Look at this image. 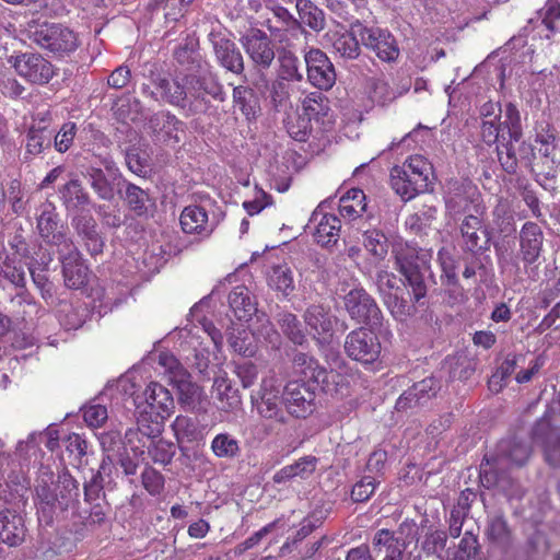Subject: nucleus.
<instances>
[{
  "label": "nucleus",
  "mask_w": 560,
  "mask_h": 560,
  "mask_svg": "<svg viewBox=\"0 0 560 560\" xmlns=\"http://www.w3.org/2000/svg\"><path fill=\"white\" fill-rule=\"evenodd\" d=\"M140 86L141 94L159 104H167L186 110L188 116L203 115L211 108L209 97L218 102L225 100L223 85L207 68L198 74H178L151 69Z\"/></svg>",
  "instance_id": "f257e3e1"
},
{
  "label": "nucleus",
  "mask_w": 560,
  "mask_h": 560,
  "mask_svg": "<svg viewBox=\"0 0 560 560\" xmlns=\"http://www.w3.org/2000/svg\"><path fill=\"white\" fill-rule=\"evenodd\" d=\"M79 482L62 471L55 478L48 467H40L35 485V506L38 520L45 525L63 518L70 509L79 502Z\"/></svg>",
  "instance_id": "f03ea898"
},
{
  "label": "nucleus",
  "mask_w": 560,
  "mask_h": 560,
  "mask_svg": "<svg viewBox=\"0 0 560 560\" xmlns=\"http://www.w3.org/2000/svg\"><path fill=\"white\" fill-rule=\"evenodd\" d=\"M396 269L412 291L413 302L419 303L428 292L432 253L411 243H397L393 247Z\"/></svg>",
  "instance_id": "7ed1b4c3"
},
{
  "label": "nucleus",
  "mask_w": 560,
  "mask_h": 560,
  "mask_svg": "<svg viewBox=\"0 0 560 560\" xmlns=\"http://www.w3.org/2000/svg\"><path fill=\"white\" fill-rule=\"evenodd\" d=\"M495 131L498 160L508 174H515L518 166L515 143L522 136V125L520 112L514 104L506 103L504 108L500 109Z\"/></svg>",
  "instance_id": "20e7f679"
},
{
  "label": "nucleus",
  "mask_w": 560,
  "mask_h": 560,
  "mask_svg": "<svg viewBox=\"0 0 560 560\" xmlns=\"http://www.w3.org/2000/svg\"><path fill=\"white\" fill-rule=\"evenodd\" d=\"M430 163L421 155H413L390 170V185L402 201H409L429 188Z\"/></svg>",
  "instance_id": "39448f33"
},
{
  "label": "nucleus",
  "mask_w": 560,
  "mask_h": 560,
  "mask_svg": "<svg viewBox=\"0 0 560 560\" xmlns=\"http://www.w3.org/2000/svg\"><path fill=\"white\" fill-rule=\"evenodd\" d=\"M28 38L57 58L69 57L81 45L78 33L61 23L37 24L28 30Z\"/></svg>",
  "instance_id": "423d86ee"
},
{
  "label": "nucleus",
  "mask_w": 560,
  "mask_h": 560,
  "mask_svg": "<svg viewBox=\"0 0 560 560\" xmlns=\"http://www.w3.org/2000/svg\"><path fill=\"white\" fill-rule=\"evenodd\" d=\"M374 283L382 301L395 318L404 320L413 313L412 291L409 292L407 283L395 273L381 269L375 273Z\"/></svg>",
  "instance_id": "0eeeda50"
},
{
  "label": "nucleus",
  "mask_w": 560,
  "mask_h": 560,
  "mask_svg": "<svg viewBox=\"0 0 560 560\" xmlns=\"http://www.w3.org/2000/svg\"><path fill=\"white\" fill-rule=\"evenodd\" d=\"M56 132L54 114L49 108L36 109L31 114L24 139V161L31 162L42 156L52 145V137Z\"/></svg>",
  "instance_id": "6e6552de"
},
{
  "label": "nucleus",
  "mask_w": 560,
  "mask_h": 560,
  "mask_svg": "<svg viewBox=\"0 0 560 560\" xmlns=\"http://www.w3.org/2000/svg\"><path fill=\"white\" fill-rule=\"evenodd\" d=\"M355 32L359 33L361 45L373 51L383 62L394 63L400 56L398 40L394 34L380 26H368L359 20L354 21Z\"/></svg>",
  "instance_id": "1a4fd4ad"
},
{
  "label": "nucleus",
  "mask_w": 560,
  "mask_h": 560,
  "mask_svg": "<svg viewBox=\"0 0 560 560\" xmlns=\"http://www.w3.org/2000/svg\"><path fill=\"white\" fill-rule=\"evenodd\" d=\"M497 237L493 241L499 265L504 268L513 262L515 246V222L509 201L500 200L495 207Z\"/></svg>",
  "instance_id": "9d476101"
},
{
  "label": "nucleus",
  "mask_w": 560,
  "mask_h": 560,
  "mask_svg": "<svg viewBox=\"0 0 560 560\" xmlns=\"http://www.w3.org/2000/svg\"><path fill=\"white\" fill-rule=\"evenodd\" d=\"M342 301L343 308L352 320L371 328L382 327V311L373 296L363 288L351 289L343 295Z\"/></svg>",
  "instance_id": "9b49d317"
},
{
  "label": "nucleus",
  "mask_w": 560,
  "mask_h": 560,
  "mask_svg": "<svg viewBox=\"0 0 560 560\" xmlns=\"http://www.w3.org/2000/svg\"><path fill=\"white\" fill-rule=\"evenodd\" d=\"M8 63L25 81L45 85L56 75V67L38 52H21L8 58Z\"/></svg>",
  "instance_id": "f8f14e48"
},
{
  "label": "nucleus",
  "mask_w": 560,
  "mask_h": 560,
  "mask_svg": "<svg viewBox=\"0 0 560 560\" xmlns=\"http://www.w3.org/2000/svg\"><path fill=\"white\" fill-rule=\"evenodd\" d=\"M373 328L358 327L350 331L345 339L346 354L361 364L375 363L381 355V341Z\"/></svg>",
  "instance_id": "ddd939ff"
},
{
  "label": "nucleus",
  "mask_w": 560,
  "mask_h": 560,
  "mask_svg": "<svg viewBox=\"0 0 560 560\" xmlns=\"http://www.w3.org/2000/svg\"><path fill=\"white\" fill-rule=\"evenodd\" d=\"M273 37L259 28H252L241 37V44L258 71L268 70L276 59Z\"/></svg>",
  "instance_id": "4468645a"
},
{
  "label": "nucleus",
  "mask_w": 560,
  "mask_h": 560,
  "mask_svg": "<svg viewBox=\"0 0 560 560\" xmlns=\"http://www.w3.org/2000/svg\"><path fill=\"white\" fill-rule=\"evenodd\" d=\"M319 385L305 381H291L282 392V400L287 411L295 417L305 419L315 410L316 389Z\"/></svg>",
  "instance_id": "2eb2a0df"
},
{
  "label": "nucleus",
  "mask_w": 560,
  "mask_h": 560,
  "mask_svg": "<svg viewBox=\"0 0 560 560\" xmlns=\"http://www.w3.org/2000/svg\"><path fill=\"white\" fill-rule=\"evenodd\" d=\"M534 443L542 450L546 463L551 467H560V425H553L549 419H538L530 432Z\"/></svg>",
  "instance_id": "dca6fc26"
},
{
  "label": "nucleus",
  "mask_w": 560,
  "mask_h": 560,
  "mask_svg": "<svg viewBox=\"0 0 560 560\" xmlns=\"http://www.w3.org/2000/svg\"><path fill=\"white\" fill-rule=\"evenodd\" d=\"M145 129L155 143L176 144L180 141L184 122L175 114L162 109L149 117Z\"/></svg>",
  "instance_id": "f3484780"
},
{
  "label": "nucleus",
  "mask_w": 560,
  "mask_h": 560,
  "mask_svg": "<svg viewBox=\"0 0 560 560\" xmlns=\"http://www.w3.org/2000/svg\"><path fill=\"white\" fill-rule=\"evenodd\" d=\"M36 229L40 237L57 249L73 241L59 230V215L56 206L45 200L36 208Z\"/></svg>",
  "instance_id": "a211bd4d"
},
{
  "label": "nucleus",
  "mask_w": 560,
  "mask_h": 560,
  "mask_svg": "<svg viewBox=\"0 0 560 560\" xmlns=\"http://www.w3.org/2000/svg\"><path fill=\"white\" fill-rule=\"evenodd\" d=\"M307 81L322 91L330 90L336 83V71L328 56L318 48H311L304 55Z\"/></svg>",
  "instance_id": "6ab92c4d"
},
{
  "label": "nucleus",
  "mask_w": 560,
  "mask_h": 560,
  "mask_svg": "<svg viewBox=\"0 0 560 560\" xmlns=\"http://www.w3.org/2000/svg\"><path fill=\"white\" fill-rule=\"evenodd\" d=\"M270 12L272 16L268 18L264 25L273 39L280 44H289L291 39H295L305 33L304 26L284 7L275 4L270 8Z\"/></svg>",
  "instance_id": "aec40b11"
},
{
  "label": "nucleus",
  "mask_w": 560,
  "mask_h": 560,
  "mask_svg": "<svg viewBox=\"0 0 560 560\" xmlns=\"http://www.w3.org/2000/svg\"><path fill=\"white\" fill-rule=\"evenodd\" d=\"M252 404L261 418L281 424L287 423L288 419L282 409V395L271 381H262L257 395H252Z\"/></svg>",
  "instance_id": "412c9836"
},
{
  "label": "nucleus",
  "mask_w": 560,
  "mask_h": 560,
  "mask_svg": "<svg viewBox=\"0 0 560 560\" xmlns=\"http://www.w3.org/2000/svg\"><path fill=\"white\" fill-rule=\"evenodd\" d=\"M66 287L80 289L88 283L89 269L84 265L81 253L72 242L57 249Z\"/></svg>",
  "instance_id": "4be33fe9"
},
{
  "label": "nucleus",
  "mask_w": 560,
  "mask_h": 560,
  "mask_svg": "<svg viewBox=\"0 0 560 560\" xmlns=\"http://www.w3.org/2000/svg\"><path fill=\"white\" fill-rule=\"evenodd\" d=\"M303 317L317 343L320 347H328L334 337V326L338 322L337 317L330 314L329 307L311 305Z\"/></svg>",
  "instance_id": "5701e85b"
},
{
  "label": "nucleus",
  "mask_w": 560,
  "mask_h": 560,
  "mask_svg": "<svg viewBox=\"0 0 560 560\" xmlns=\"http://www.w3.org/2000/svg\"><path fill=\"white\" fill-rule=\"evenodd\" d=\"M209 40L219 66L234 74H242L245 69L244 58L236 44L219 32H211Z\"/></svg>",
  "instance_id": "b1692460"
},
{
  "label": "nucleus",
  "mask_w": 560,
  "mask_h": 560,
  "mask_svg": "<svg viewBox=\"0 0 560 560\" xmlns=\"http://www.w3.org/2000/svg\"><path fill=\"white\" fill-rule=\"evenodd\" d=\"M320 207L322 205L313 211L307 228L317 244L331 247L340 237L341 222L337 215L324 213Z\"/></svg>",
  "instance_id": "393cba45"
},
{
  "label": "nucleus",
  "mask_w": 560,
  "mask_h": 560,
  "mask_svg": "<svg viewBox=\"0 0 560 560\" xmlns=\"http://www.w3.org/2000/svg\"><path fill=\"white\" fill-rule=\"evenodd\" d=\"M439 381L425 377L406 389L397 399L395 408L399 412H407L418 407L425 406L440 390Z\"/></svg>",
  "instance_id": "a878e982"
},
{
  "label": "nucleus",
  "mask_w": 560,
  "mask_h": 560,
  "mask_svg": "<svg viewBox=\"0 0 560 560\" xmlns=\"http://www.w3.org/2000/svg\"><path fill=\"white\" fill-rule=\"evenodd\" d=\"M427 523L428 520L421 522V535L417 539L420 552L413 560H421L422 556L445 560L443 552L447 546L448 534L446 530L434 525H427Z\"/></svg>",
  "instance_id": "bb28decb"
},
{
  "label": "nucleus",
  "mask_w": 560,
  "mask_h": 560,
  "mask_svg": "<svg viewBox=\"0 0 560 560\" xmlns=\"http://www.w3.org/2000/svg\"><path fill=\"white\" fill-rule=\"evenodd\" d=\"M117 179V194L127 208L137 217H148L154 206L149 191L127 180L122 174Z\"/></svg>",
  "instance_id": "cd10ccee"
},
{
  "label": "nucleus",
  "mask_w": 560,
  "mask_h": 560,
  "mask_svg": "<svg viewBox=\"0 0 560 560\" xmlns=\"http://www.w3.org/2000/svg\"><path fill=\"white\" fill-rule=\"evenodd\" d=\"M71 225L92 256L103 252L104 241L97 231V223L92 214L84 212L75 214L71 220Z\"/></svg>",
  "instance_id": "c85d7f7f"
},
{
  "label": "nucleus",
  "mask_w": 560,
  "mask_h": 560,
  "mask_svg": "<svg viewBox=\"0 0 560 560\" xmlns=\"http://www.w3.org/2000/svg\"><path fill=\"white\" fill-rule=\"evenodd\" d=\"M544 234L540 226L532 221L526 222L520 232V253L525 266L537 262L542 252Z\"/></svg>",
  "instance_id": "c756f323"
},
{
  "label": "nucleus",
  "mask_w": 560,
  "mask_h": 560,
  "mask_svg": "<svg viewBox=\"0 0 560 560\" xmlns=\"http://www.w3.org/2000/svg\"><path fill=\"white\" fill-rule=\"evenodd\" d=\"M82 175L101 200L114 199L118 179L110 178L104 167L96 166V163L84 164Z\"/></svg>",
  "instance_id": "7c9ffc66"
},
{
  "label": "nucleus",
  "mask_w": 560,
  "mask_h": 560,
  "mask_svg": "<svg viewBox=\"0 0 560 560\" xmlns=\"http://www.w3.org/2000/svg\"><path fill=\"white\" fill-rule=\"evenodd\" d=\"M145 407L149 412L168 418L174 410V399L172 394L163 385L151 382L143 392Z\"/></svg>",
  "instance_id": "2f4dec72"
},
{
  "label": "nucleus",
  "mask_w": 560,
  "mask_h": 560,
  "mask_svg": "<svg viewBox=\"0 0 560 560\" xmlns=\"http://www.w3.org/2000/svg\"><path fill=\"white\" fill-rule=\"evenodd\" d=\"M197 47L198 42L195 38H186L185 42L179 44L174 50L175 60L179 66L185 67L186 69L184 74L197 75L199 67L200 69H203L205 67L210 75H217L212 72L211 66L207 61L202 60Z\"/></svg>",
  "instance_id": "473e14b6"
},
{
  "label": "nucleus",
  "mask_w": 560,
  "mask_h": 560,
  "mask_svg": "<svg viewBox=\"0 0 560 560\" xmlns=\"http://www.w3.org/2000/svg\"><path fill=\"white\" fill-rule=\"evenodd\" d=\"M530 454L529 445L516 438H510L498 444L497 456L492 457V465L506 460L510 465L521 467L527 463Z\"/></svg>",
  "instance_id": "72a5a7b5"
},
{
  "label": "nucleus",
  "mask_w": 560,
  "mask_h": 560,
  "mask_svg": "<svg viewBox=\"0 0 560 560\" xmlns=\"http://www.w3.org/2000/svg\"><path fill=\"white\" fill-rule=\"evenodd\" d=\"M354 22L350 24V30L346 32H328L327 39L332 46V49L341 58L346 60L357 59L361 54L359 33L355 32Z\"/></svg>",
  "instance_id": "f704fd0d"
},
{
  "label": "nucleus",
  "mask_w": 560,
  "mask_h": 560,
  "mask_svg": "<svg viewBox=\"0 0 560 560\" xmlns=\"http://www.w3.org/2000/svg\"><path fill=\"white\" fill-rule=\"evenodd\" d=\"M179 222L182 230L187 234H199L207 237L214 230V225L208 221L206 209L197 205L185 207Z\"/></svg>",
  "instance_id": "c9c22d12"
},
{
  "label": "nucleus",
  "mask_w": 560,
  "mask_h": 560,
  "mask_svg": "<svg viewBox=\"0 0 560 560\" xmlns=\"http://www.w3.org/2000/svg\"><path fill=\"white\" fill-rule=\"evenodd\" d=\"M165 419L166 418H162L161 416L143 409L137 419V428L128 429L125 433V438L129 443H132L135 439L142 442L141 439L138 438L139 435L153 441L162 434Z\"/></svg>",
  "instance_id": "e433bc0d"
},
{
  "label": "nucleus",
  "mask_w": 560,
  "mask_h": 560,
  "mask_svg": "<svg viewBox=\"0 0 560 560\" xmlns=\"http://www.w3.org/2000/svg\"><path fill=\"white\" fill-rule=\"evenodd\" d=\"M58 192L61 203L68 212L79 210L83 212L92 203L90 194L79 178L67 182L59 188Z\"/></svg>",
  "instance_id": "4c0bfd02"
},
{
  "label": "nucleus",
  "mask_w": 560,
  "mask_h": 560,
  "mask_svg": "<svg viewBox=\"0 0 560 560\" xmlns=\"http://www.w3.org/2000/svg\"><path fill=\"white\" fill-rule=\"evenodd\" d=\"M293 368L294 371L302 376L300 381L315 385H324L328 380L327 370L320 366L317 360L306 353L296 352L294 354Z\"/></svg>",
  "instance_id": "58836bf2"
},
{
  "label": "nucleus",
  "mask_w": 560,
  "mask_h": 560,
  "mask_svg": "<svg viewBox=\"0 0 560 560\" xmlns=\"http://www.w3.org/2000/svg\"><path fill=\"white\" fill-rule=\"evenodd\" d=\"M318 464V458L313 455H306L298 460H295L291 465H287L278 470L272 480L275 483H285L293 478L307 479L310 478L316 470Z\"/></svg>",
  "instance_id": "ea45409f"
},
{
  "label": "nucleus",
  "mask_w": 560,
  "mask_h": 560,
  "mask_svg": "<svg viewBox=\"0 0 560 560\" xmlns=\"http://www.w3.org/2000/svg\"><path fill=\"white\" fill-rule=\"evenodd\" d=\"M25 534L24 521L21 515L11 510L0 512V539L16 546L23 541Z\"/></svg>",
  "instance_id": "a19ab883"
},
{
  "label": "nucleus",
  "mask_w": 560,
  "mask_h": 560,
  "mask_svg": "<svg viewBox=\"0 0 560 560\" xmlns=\"http://www.w3.org/2000/svg\"><path fill=\"white\" fill-rule=\"evenodd\" d=\"M213 394L220 401L222 410H231L240 406L241 397L238 389L232 385L225 372L215 374L212 385Z\"/></svg>",
  "instance_id": "79ce46f5"
},
{
  "label": "nucleus",
  "mask_w": 560,
  "mask_h": 560,
  "mask_svg": "<svg viewBox=\"0 0 560 560\" xmlns=\"http://www.w3.org/2000/svg\"><path fill=\"white\" fill-rule=\"evenodd\" d=\"M229 304L234 316L240 320H248L256 313V303L249 290L244 285L235 287L229 294Z\"/></svg>",
  "instance_id": "37998d69"
},
{
  "label": "nucleus",
  "mask_w": 560,
  "mask_h": 560,
  "mask_svg": "<svg viewBox=\"0 0 560 560\" xmlns=\"http://www.w3.org/2000/svg\"><path fill=\"white\" fill-rule=\"evenodd\" d=\"M295 8L302 26L306 25L315 33H319L326 27L325 13L313 1L296 0Z\"/></svg>",
  "instance_id": "c03bdc74"
},
{
  "label": "nucleus",
  "mask_w": 560,
  "mask_h": 560,
  "mask_svg": "<svg viewBox=\"0 0 560 560\" xmlns=\"http://www.w3.org/2000/svg\"><path fill=\"white\" fill-rule=\"evenodd\" d=\"M476 362L466 352L448 355L443 363V370L451 380L464 381L469 378L476 370Z\"/></svg>",
  "instance_id": "a18cd8bd"
},
{
  "label": "nucleus",
  "mask_w": 560,
  "mask_h": 560,
  "mask_svg": "<svg viewBox=\"0 0 560 560\" xmlns=\"http://www.w3.org/2000/svg\"><path fill=\"white\" fill-rule=\"evenodd\" d=\"M372 546L376 552H384V557L398 556L406 550V541H400L394 530L381 528L372 538Z\"/></svg>",
  "instance_id": "49530a36"
},
{
  "label": "nucleus",
  "mask_w": 560,
  "mask_h": 560,
  "mask_svg": "<svg viewBox=\"0 0 560 560\" xmlns=\"http://www.w3.org/2000/svg\"><path fill=\"white\" fill-rule=\"evenodd\" d=\"M366 209L365 194L362 189L351 188L339 200V213L349 220L360 217Z\"/></svg>",
  "instance_id": "de8ad7c7"
},
{
  "label": "nucleus",
  "mask_w": 560,
  "mask_h": 560,
  "mask_svg": "<svg viewBox=\"0 0 560 560\" xmlns=\"http://www.w3.org/2000/svg\"><path fill=\"white\" fill-rule=\"evenodd\" d=\"M233 102L240 108L242 114L252 119L257 116L260 110L258 97L255 91L245 85H237L233 89Z\"/></svg>",
  "instance_id": "09e8293b"
},
{
  "label": "nucleus",
  "mask_w": 560,
  "mask_h": 560,
  "mask_svg": "<svg viewBox=\"0 0 560 560\" xmlns=\"http://www.w3.org/2000/svg\"><path fill=\"white\" fill-rule=\"evenodd\" d=\"M279 72L278 78L287 82H301L303 73L300 69L299 58L288 49H281L278 55Z\"/></svg>",
  "instance_id": "8fccbe9b"
},
{
  "label": "nucleus",
  "mask_w": 560,
  "mask_h": 560,
  "mask_svg": "<svg viewBox=\"0 0 560 560\" xmlns=\"http://www.w3.org/2000/svg\"><path fill=\"white\" fill-rule=\"evenodd\" d=\"M277 322L282 334L294 345L302 346L306 342V335L296 315L282 312L278 314Z\"/></svg>",
  "instance_id": "3c124183"
},
{
  "label": "nucleus",
  "mask_w": 560,
  "mask_h": 560,
  "mask_svg": "<svg viewBox=\"0 0 560 560\" xmlns=\"http://www.w3.org/2000/svg\"><path fill=\"white\" fill-rule=\"evenodd\" d=\"M142 108V103L131 95L120 96L112 106L115 117L122 122L136 121Z\"/></svg>",
  "instance_id": "603ef678"
},
{
  "label": "nucleus",
  "mask_w": 560,
  "mask_h": 560,
  "mask_svg": "<svg viewBox=\"0 0 560 560\" xmlns=\"http://www.w3.org/2000/svg\"><path fill=\"white\" fill-rule=\"evenodd\" d=\"M268 284L283 296H289L295 289L292 270L287 265L272 267Z\"/></svg>",
  "instance_id": "864d4df0"
},
{
  "label": "nucleus",
  "mask_w": 560,
  "mask_h": 560,
  "mask_svg": "<svg viewBox=\"0 0 560 560\" xmlns=\"http://www.w3.org/2000/svg\"><path fill=\"white\" fill-rule=\"evenodd\" d=\"M302 109L307 120L316 119L327 116L329 112V101L320 92H312L307 94L302 101Z\"/></svg>",
  "instance_id": "5fc2aeb1"
},
{
  "label": "nucleus",
  "mask_w": 560,
  "mask_h": 560,
  "mask_svg": "<svg viewBox=\"0 0 560 560\" xmlns=\"http://www.w3.org/2000/svg\"><path fill=\"white\" fill-rule=\"evenodd\" d=\"M364 248L377 259H384L388 253V238L378 229L366 230L362 234Z\"/></svg>",
  "instance_id": "6e6d98bb"
},
{
  "label": "nucleus",
  "mask_w": 560,
  "mask_h": 560,
  "mask_svg": "<svg viewBox=\"0 0 560 560\" xmlns=\"http://www.w3.org/2000/svg\"><path fill=\"white\" fill-rule=\"evenodd\" d=\"M28 270L35 287L39 290L46 304L49 306H57V302L59 300L56 296V288L48 279L47 275L43 272V270H37L35 262L30 265Z\"/></svg>",
  "instance_id": "4d7b16f0"
},
{
  "label": "nucleus",
  "mask_w": 560,
  "mask_h": 560,
  "mask_svg": "<svg viewBox=\"0 0 560 560\" xmlns=\"http://www.w3.org/2000/svg\"><path fill=\"white\" fill-rule=\"evenodd\" d=\"M58 318L66 329H78L84 323V310L66 301H58Z\"/></svg>",
  "instance_id": "13d9d810"
},
{
  "label": "nucleus",
  "mask_w": 560,
  "mask_h": 560,
  "mask_svg": "<svg viewBox=\"0 0 560 560\" xmlns=\"http://www.w3.org/2000/svg\"><path fill=\"white\" fill-rule=\"evenodd\" d=\"M3 280L9 281L18 289L25 288L26 275L22 264L18 261L15 256H4L1 271V285L3 284Z\"/></svg>",
  "instance_id": "bf43d9fd"
},
{
  "label": "nucleus",
  "mask_w": 560,
  "mask_h": 560,
  "mask_svg": "<svg viewBox=\"0 0 560 560\" xmlns=\"http://www.w3.org/2000/svg\"><path fill=\"white\" fill-rule=\"evenodd\" d=\"M211 450L219 458H235L241 453L238 440L229 433L217 434L211 442Z\"/></svg>",
  "instance_id": "052dcab7"
},
{
  "label": "nucleus",
  "mask_w": 560,
  "mask_h": 560,
  "mask_svg": "<svg viewBox=\"0 0 560 560\" xmlns=\"http://www.w3.org/2000/svg\"><path fill=\"white\" fill-rule=\"evenodd\" d=\"M107 149V147L104 149L93 147L90 150V156L85 158V164L96 163V166L104 167L110 178H120L121 172Z\"/></svg>",
  "instance_id": "680f3d73"
},
{
  "label": "nucleus",
  "mask_w": 560,
  "mask_h": 560,
  "mask_svg": "<svg viewBox=\"0 0 560 560\" xmlns=\"http://www.w3.org/2000/svg\"><path fill=\"white\" fill-rule=\"evenodd\" d=\"M535 141L539 154L546 159H550L551 162H553L558 147L556 129L550 125H546L539 131H537Z\"/></svg>",
  "instance_id": "e2e57ef3"
},
{
  "label": "nucleus",
  "mask_w": 560,
  "mask_h": 560,
  "mask_svg": "<svg viewBox=\"0 0 560 560\" xmlns=\"http://www.w3.org/2000/svg\"><path fill=\"white\" fill-rule=\"evenodd\" d=\"M148 454L154 463L166 466L172 463L176 454V446L173 442L164 439L153 440L148 446Z\"/></svg>",
  "instance_id": "0e129e2a"
},
{
  "label": "nucleus",
  "mask_w": 560,
  "mask_h": 560,
  "mask_svg": "<svg viewBox=\"0 0 560 560\" xmlns=\"http://www.w3.org/2000/svg\"><path fill=\"white\" fill-rule=\"evenodd\" d=\"M438 260L442 270L441 279L443 284L447 287L455 285L457 283V267L452 250L450 248L442 247L438 253Z\"/></svg>",
  "instance_id": "69168bd1"
},
{
  "label": "nucleus",
  "mask_w": 560,
  "mask_h": 560,
  "mask_svg": "<svg viewBox=\"0 0 560 560\" xmlns=\"http://www.w3.org/2000/svg\"><path fill=\"white\" fill-rule=\"evenodd\" d=\"M77 131L78 127L72 121L62 124L59 129L56 128V132L52 137V145L55 150L59 153L67 152L73 144Z\"/></svg>",
  "instance_id": "338daca9"
},
{
  "label": "nucleus",
  "mask_w": 560,
  "mask_h": 560,
  "mask_svg": "<svg viewBox=\"0 0 560 560\" xmlns=\"http://www.w3.org/2000/svg\"><path fill=\"white\" fill-rule=\"evenodd\" d=\"M542 25L550 33L560 30V3L558 0H548L539 11Z\"/></svg>",
  "instance_id": "774afa93"
}]
</instances>
